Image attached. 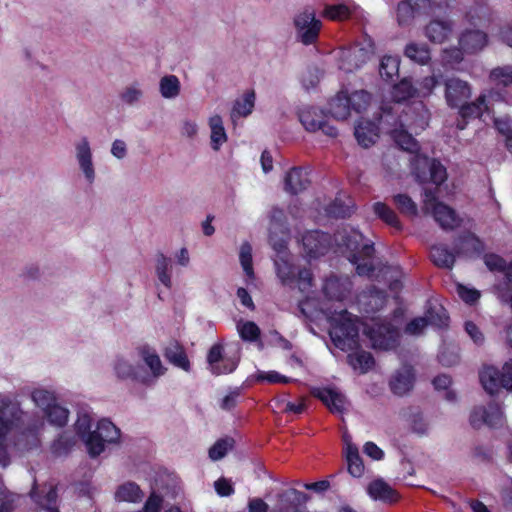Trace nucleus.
<instances>
[{
  "label": "nucleus",
  "mask_w": 512,
  "mask_h": 512,
  "mask_svg": "<svg viewBox=\"0 0 512 512\" xmlns=\"http://www.w3.org/2000/svg\"><path fill=\"white\" fill-rule=\"evenodd\" d=\"M25 415L21 401L12 392H0V466L6 468L11 457L36 450L41 445L40 433L44 420H33L27 427L12 434Z\"/></svg>",
  "instance_id": "1"
},
{
  "label": "nucleus",
  "mask_w": 512,
  "mask_h": 512,
  "mask_svg": "<svg viewBox=\"0 0 512 512\" xmlns=\"http://www.w3.org/2000/svg\"><path fill=\"white\" fill-rule=\"evenodd\" d=\"M334 240L347 258L356 265V271L361 276H370L373 272V244H362V234L353 228H343L334 235Z\"/></svg>",
  "instance_id": "2"
},
{
  "label": "nucleus",
  "mask_w": 512,
  "mask_h": 512,
  "mask_svg": "<svg viewBox=\"0 0 512 512\" xmlns=\"http://www.w3.org/2000/svg\"><path fill=\"white\" fill-rule=\"evenodd\" d=\"M330 337L334 345L343 350H354L358 347V318L346 310L334 311L329 316Z\"/></svg>",
  "instance_id": "3"
},
{
  "label": "nucleus",
  "mask_w": 512,
  "mask_h": 512,
  "mask_svg": "<svg viewBox=\"0 0 512 512\" xmlns=\"http://www.w3.org/2000/svg\"><path fill=\"white\" fill-rule=\"evenodd\" d=\"M415 109L419 110V113L415 118H409L408 112H405L399 119V128L391 130V136L395 143L404 151H408L412 154L417 155L419 145L414 137L409 133L404 126L409 128L412 132L418 133V130H423L427 126V111L424 109L422 102L417 103Z\"/></svg>",
  "instance_id": "4"
},
{
  "label": "nucleus",
  "mask_w": 512,
  "mask_h": 512,
  "mask_svg": "<svg viewBox=\"0 0 512 512\" xmlns=\"http://www.w3.org/2000/svg\"><path fill=\"white\" fill-rule=\"evenodd\" d=\"M363 333L373 349L391 350L399 342V329L387 319L371 318L363 323Z\"/></svg>",
  "instance_id": "5"
},
{
  "label": "nucleus",
  "mask_w": 512,
  "mask_h": 512,
  "mask_svg": "<svg viewBox=\"0 0 512 512\" xmlns=\"http://www.w3.org/2000/svg\"><path fill=\"white\" fill-rule=\"evenodd\" d=\"M274 264L276 273L285 286H296L300 292H309L313 286V275L307 268L299 269L292 261L291 255L275 257Z\"/></svg>",
  "instance_id": "6"
},
{
  "label": "nucleus",
  "mask_w": 512,
  "mask_h": 512,
  "mask_svg": "<svg viewBox=\"0 0 512 512\" xmlns=\"http://www.w3.org/2000/svg\"><path fill=\"white\" fill-rule=\"evenodd\" d=\"M374 53L375 45L372 38L365 36L361 42L339 52V68L345 72H353L362 67Z\"/></svg>",
  "instance_id": "7"
},
{
  "label": "nucleus",
  "mask_w": 512,
  "mask_h": 512,
  "mask_svg": "<svg viewBox=\"0 0 512 512\" xmlns=\"http://www.w3.org/2000/svg\"><path fill=\"white\" fill-rule=\"evenodd\" d=\"M479 377L483 388L489 394L496 393L501 387L512 392V359L506 361L501 370L494 366H485Z\"/></svg>",
  "instance_id": "8"
},
{
  "label": "nucleus",
  "mask_w": 512,
  "mask_h": 512,
  "mask_svg": "<svg viewBox=\"0 0 512 512\" xmlns=\"http://www.w3.org/2000/svg\"><path fill=\"white\" fill-rule=\"evenodd\" d=\"M411 165L415 177L420 182L431 181L436 185L442 184L447 173L445 167L437 160L430 159L427 156L417 154L411 159Z\"/></svg>",
  "instance_id": "9"
},
{
  "label": "nucleus",
  "mask_w": 512,
  "mask_h": 512,
  "mask_svg": "<svg viewBox=\"0 0 512 512\" xmlns=\"http://www.w3.org/2000/svg\"><path fill=\"white\" fill-rule=\"evenodd\" d=\"M136 360V356L133 357L132 355L116 356L111 364L115 377L121 381L131 380L142 385L148 383L150 377L147 376L144 368Z\"/></svg>",
  "instance_id": "10"
},
{
  "label": "nucleus",
  "mask_w": 512,
  "mask_h": 512,
  "mask_svg": "<svg viewBox=\"0 0 512 512\" xmlns=\"http://www.w3.org/2000/svg\"><path fill=\"white\" fill-rule=\"evenodd\" d=\"M74 157L85 183L88 185L94 184L96 180V166L93 149L87 137H81L74 143Z\"/></svg>",
  "instance_id": "11"
},
{
  "label": "nucleus",
  "mask_w": 512,
  "mask_h": 512,
  "mask_svg": "<svg viewBox=\"0 0 512 512\" xmlns=\"http://www.w3.org/2000/svg\"><path fill=\"white\" fill-rule=\"evenodd\" d=\"M428 325L438 328L448 325L446 310L441 305H430L426 309L424 316L414 318L406 325L405 333L412 336L421 335Z\"/></svg>",
  "instance_id": "12"
},
{
  "label": "nucleus",
  "mask_w": 512,
  "mask_h": 512,
  "mask_svg": "<svg viewBox=\"0 0 512 512\" xmlns=\"http://www.w3.org/2000/svg\"><path fill=\"white\" fill-rule=\"evenodd\" d=\"M297 38L305 45L312 44L318 38L321 21L316 18L313 9L305 8L297 13L293 19Z\"/></svg>",
  "instance_id": "13"
},
{
  "label": "nucleus",
  "mask_w": 512,
  "mask_h": 512,
  "mask_svg": "<svg viewBox=\"0 0 512 512\" xmlns=\"http://www.w3.org/2000/svg\"><path fill=\"white\" fill-rule=\"evenodd\" d=\"M424 210L431 212L434 219L443 229H453L459 224V219L453 209L436 200L435 192L426 189L424 192Z\"/></svg>",
  "instance_id": "14"
},
{
  "label": "nucleus",
  "mask_w": 512,
  "mask_h": 512,
  "mask_svg": "<svg viewBox=\"0 0 512 512\" xmlns=\"http://www.w3.org/2000/svg\"><path fill=\"white\" fill-rule=\"evenodd\" d=\"M298 117L308 132L321 131L329 137H336L338 135L337 129L328 123L323 111L318 108L305 106L299 110Z\"/></svg>",
  "instance_id": "15"
},
{
  "label": "nucleus",
  "mask_w": 512,
  "mask_h": 512,
  "mask_svg": "<svg viewBox=\"0 0 512 512\" xmlns=\"http://www.w3.org/2000/svg\"><path fill=\"white\" fill-rule=\"evenodd\" d=\"M135 356L137 359L142 361L148 372L147 376L150 377L148 383H143L145 386L154 385L157 379L164 376L167 372V368L163 364L157 350L147 344L140 345L135 349Z\"/></svg>",
  "instance_id": "16"
},
{
  "label": "nucleus",
  "mask_w": 512,
  "mask_h": 512,
  "mask_svg": "<svg viewBox=\"0 0 512 512\" xmlns=\"http://www.w3.org/2000/svg\"><path fill=\"white\" fill-rule=\"evenodd\" d=\"M504 413L502 408L491 402L487 406L479 405L472 409L469 417L470 424L474 428H481L484 425L499 427L504 424Z\"/></svg>",
  "instance_id": "17"
},
{
  "label": "nucleus",
  "mask_w": 512,
  "mask_h": 512,
  "mask_svg": "<svg viewBox=\"0 0 512 512\" xmlns=\"http://www.w3.org/2000/svg\"><path fill=\"white\" fill-rule=\"evenodd\" d=\"M92 428V418L88 413L78 414L75 429L79 437L85 443L90 456L96 457L103 452V443L97 439Z\"/></svg>",
  "instance_id": "18"
},
{
  "label": "nucleus",
  "mask_w": 512,
  "mask_h": 512,
  "mask_svg": "<svg viewBox=\"0 0 512 512\" xmlns=\"http://www.w3.org/2000/svg\"><path fill=\"white\" fill-rule=\"evenodd\" d=\"M207 362L210 372L216 376L232 373L238 366V358L223 355L221 344H214L210 348Z\"/></svg>",
  "instance_id": "19"
},
{
  "label": "nucleus",
  "mask_w": 512,
  "mask_h": 512,
  "mask_svg": "<svg viewBox=\"0 0 512 512\" xmlns=\"http://www.w3.org/2000/svg\"><path fill=\"white\" fill-rule=\"evenodd\" d=\"M445 100L449 107L458 108L464 104L472 94L471 87L468 82L456 77L445 80Z\"/></svg>",
  "instance_id": "20"
},
{
  "label": "nucleus",
  "mask_w": 512,
  "mask_h": 512,
  "mask_svg": "<svg viewBox=\"0 0 512 512\" xmlns=\"http://www.w3.org/2000/svg\"><path fill=\"white\" fill-rule=\"evenodd\" d=\"M302 245L305 256L316 259L330 249L331 238L328 234L317 230L309 231L302 237Z\"/></svg>",
  "instance_id": "21"
},
{
  "label": "nucleus",
  "mask_w": 512,
  "mask_h": 512,
  "mask_svg": "<svg viewBox=\"0 0 512 512\" xmlns=\"http://www.w3.org/2000/svg\"><path fill=\"white\" fill-rule=\"evenodd\" d=\"M312 394L320 399L334 414L342 415L348 409L349 403L346 397L336 388H314Z\"/></svg>",
  "instance_id": "22"
},
{
  "label": "nucleus",
  "mask_w": 512,
  "mask_h": 512,
  "mask_svg": "<svg viewBox=\"0 0 512 512\" xmlns=\"http://www.w3.org/2000/svg\"><path fill=\"white\" fill-rule=\"evenodd\" d=\"M414 384V372L411 366L404 365L398 369L390 380V388L395 395L408 393Z\"/></svg>",
  "instance_id": "23"
},
{
  "label": "nucleus",
  "mask_w": 512,
  "mask_h": 512,
  "mask_svg": "<svg viewBox=\"0 0 512 512\" xmlns=\"http://www.w3.org/2000/svg\"><path fill=\"white\" fill-rule=\"evenodd\" d=\"M351 289L348 277L331 275L323 284V292L331 300H342Z\"/></svg>",
  "instance_id": "24"
},
{
  "label": "nucleus",
  "mask_w": 512,
  "mask_h": 512,
  "mask_svg": "<svg viewBox=\"0 0 512 512\" xmlns=\"http://www.w3.org/2000/svg\"><path fill=\"white\" fill-rule=\"evenodd\" d=\"M453 33V23L448 20L434 19L430 21L425 29V36L434 43H443Z\"/></svg>",
  "instance_id": "25"
},
{
  "label": "nucleus",
  "mask_w": 512,
  "mask_h": 512,
  "mask_svg": "<svg viewBox=\"0 0 512 512\" xmlns=\"http://www.w3.org/2000/svg\"><path fill=\"white\" fill-rule=\"evenodd\" d=\"M487 44V35L481 30H466L459 38V46L469 54L482 50Z\"/></svg>",
  "instance_id": "26"
},
{
  "label": "nucleus",
  "mask_w": 512,
  "mask_h": 512,
  "mask_svg": "<svg viewBox=\"0 0 512 512\" xmlns=\"http://www.w3.org/2000/svg\"><path fill=\"white\" fill-rule=\"evenodd\" d=\"M207 124L210 129L211 148L214 151H219L228 140L223 119L219 114H214L208 118Z\"/></svg>",
  "instance_id": "27"
},
{
  "label": "nucleus",
  "mask_w": 512,
  "mask_h": 512,
  "mask_svg": "<svg viewBox=\"0 0 512 512\" xmlns=\"http://www.w3.org/2000/svg\"><path fill=\"white\" fill-rule=\"evenodd\" d=\"M285 191L298 194L310 184L308 172L302 168H292L284 178Z\"/></svg>",
  "instance_id": "28"
},
{
  "label": "nucleus",
  "mask_w": 512,
  "mask_h": 512,
  "mask_svg": "<svg viewBox=\"0 0 512 512\" xmlns=\"http://www.w3.org/2000/svg\"><path fill=\"white\" fill-rule=\"evenodd\" d=\"M379 125L375 122L362 120L355 127V137L358 143L365 148L372 146L379 137Z\"/></svg>",
  "instance_id": "29"
},
{
  "label": "nucleus",
  "mask_w": 512,
  "mask_h": 512,
  "mask_svg": "<svg viewBox=\"0 0 512 512\" xmlns=\"http://www.w3.org/2000/svg\"><path fill=\"white\" fill-rule=\"evenodd\" d=\"M164 356L174 366L186 372L190 370V361L186 352L177 341H172L165 347Z\"/></svg>",
  "instance_id": "30"
},
{
  "label": "nucleus",
  "mask_w": 512,
  "mask_h": 512,
  "mask_svg": "<svg viewBox=\"0 0 512 512\" xmlns=\"http://www.w3.org/2000/svg\"><path fill=\"white\" fill-rule=\"evenodd\" d=\"M351 109L350 99L345 91H340L329 103L330 114L338 120L347 119Z\"/></svg>",
  "instance_id": "31"
},
{
  "label": "nucleus",
  "mask_w": 512,
  "mask_h": 512,
  "mask_svg": "<svg viewBox=\"0 0 512 512\" xmlns=\"http://www.w3.org/2000/svg\"><path fill=\"white\" fill-rule=\"evenodd\" d=\"M256 94L254 90L246 91L239 99L234 102L231 118L235 120L240 117L249 116L255 106Z\"/></svg>",
  "instance_id": "32"
},
{
  "label": "nucleus",
  "mask_w": 512,
  "mask_h": 512,
  "mask_svg": "<svg viewBox=\"0 0 512 512\" xmlns=\"http://www.w3.org/2000/svg\"><path fill=\"white\" fill-rule=\"evenodd\" d=\"M155 274L159 283L165 288L172 287V262L163 253H159L155 257Z\"/></svg>",
  "instance_id": "33"
},
{
  "label": "nucleus",
  "mask_w": 512,
  "mask_h": 512,
  "mask_svg": "<svg viewBox=\"0 0 512 512\" xmlns=\"http://www.w3.org/2000/svg\"><path fill=\"white\" fill-rule=\"evenodd\" d=\"M94 434L103 443V450L106 443H117L120 438V430L109 419L105 418L98 421Z\"/></svg>",
  "instance_id": "34"
},
{
  "label": "nucleus",
  "mask_w": 512,
  "mask_h": 512,
  "mask_svg": "<svg viewBox=\"0 0 512 512\" xmlns=\"http://www.w3.org/2000/svg\"><path fill=\"white\" fill-rule=\"evenodd\" d=\"M367 492L374 500L393 502L397 499L395 491L381 479L372 481L367 487Z\"/></svg>",
  "instance_id": "35"
},
{
  "label": "nucleus",
  "mask_w": 512,
  "mask_h": 512,
  "mask_svg": "<svg viewBox=\"0 0 512 512\" xmlns=\"http://www.w3.org/2000/svg\"><path fill=\"white\" fill-rule=\"evenodd\" d=\"M143 97V85L138 81H134L126 85L119 93V99L121 102L128 106L138 105L142 101Z\"/></svg>",
  "instance_id": "36"
},
{
  "label": "nucleus",
  "mask_w": 512,
  "mask_h": 512,
  "mask_svg": "<svg viewBox=\"0 0 512 512\" xmlns=\"http://www.w3.org/2000/svg\"><path fill=\"white\" fill-rule=\"evenodd\" d=\"M144 493L134 482H126L118 487L115 498L118 501L136 503L142 500Z\"/></svg>",
  "instance_id": "37"
},
{
  "label": "nucleus",
  "mask_w": 512,
  "mask_h": 512,
  "mask_svg": "<svg viewBox=\"0 0 512 512\" xmlns=\"http://www.w3.org/2000/svg\"><path fill=\"white\" fill-rule=\"evenodd\" d=\"M181 91V83L177 76L166 75L159 81V92L165 99H175Z\"/></svg>",
  "instance_id": "38"
},
{
  "label": "nucleus",
  "mask_w": 512,
  "mask_h": 512,
  "mask_svg": "<svg viewBox=\"0 0 512 512\" xmlns=\"http://www.w3.org/2000/svg\"><path fill=\"white\" fill-rule=\"evenodd\" d=\"M391 97L395 103H403L411 98H417L415 86L405 78L395 85L391 92Z\"/></svg>",
  "instance_id": "39"
},
{
  "label": "nucleus",
  "mask_w": 512,
  "mask_h": 512,
  "mask_svg": "<svg viewBox=\"0 0 512 512\" xmlns=\"http://www.w3.org/2000/svg\"><path fill=\"white\" fill-rule=\"evenodd\" d=\"M30 398L34 405L41 409L43 413L55 402H57L55 393L44 388L33 389L30 392Z\"/></svg>",
  "instance_id": "40"
},
{
  "label": "nucleus",
  "mask_w": 512,
  "mask_h": 512,
  "mask_svg": "<svg viewBox=\"0 0 512 512\" xmlns=\"http://www.w3.org/2000/svg\"><path fill=\"white\" fill-rule=\"evenodd\" d=\"M430 256L435 265L442 268H452L455 255L444 245H435L431 248Z\"/></svg>",
  "instance_id": "41"
},
{
  "label": "nucleus",
  "mask_w": 512,
  "mask_h": 512,
  "mask_svg": "<svg viewBox=\"0 0 512 512\" xmlns=\"http://www.w3.org/2000/svg\"><path fill=\"white\" fill-rule=\"evenodd\" d=\"M373 211L377 215L378 218H380L383 222H385L390 227L401 230L402 225L399 221L398 216L396 213L385 203L382 202H376L373 204Z\"/></svg>",
  "instance_id": "42"
},
{
  "label": "nucleus",
  "mask_w": 512,
  "mask_h": 512,
  "mask_svg": "<svg viewBox=\"0 0 512 512\" xmlns=\"http://www.w3.org/2000/svg\"><path fill=\"white\" fill-rule=\"evenodd\" d=\"M348 362L352 368L360 373H365L374 365V359L369 352L355 351L348 355Z\"/></svg>",
  "instance_id": "43"
},
{
  "label": "nucleus",
  "mask_w": 512,
  "mask_h": 512,
  "mask_svg": "<svg viewBox=\"0 0 512 512\" xmlns=\"http://www.w3.org/2000/svg\"><path fill=\"white\" fill-rule=\"evenodd\" d=\"M399 65L400 59L398 56L394 55H385L381 58L379 73L380 76L386 80H392L394 77L398 76L399 73Z\"/></svg>",
  "instance_id": "44"
},
{
  "label": "nucleus",
  "mask_w": 512,
  "mask_h": 512,
  "mask_svg": "<svg viewBox=\"0 0 512 512\" xmlns=\"http://www.w3.org/2000/svg\"><path fill=\"white\" fill-rule=\"evenodd\" d=\"M348 472L353 477H361L364 473V464L360 457L358 447L348 446L347 452L344 453Z\"/></svg>",
  "instance_id": "45"
},
{
  "label": "nucleus",
  "mask_w": 512,
  "mask_h": 512,
  "mask_svg": "<svg viewBox=\"0 0 512 512\" xmlns=\"http://www.w3.org/2000/svg\"><path fill=\"white\" fill-rule=\"evenodd\" d=\"M460 115L463 118L479 117L484 111L489 110L486 95H480L476 101L467 103V101L460 107Z\"/></svg>",
  "instance_id": "46"
},
{
  "label": "nucleus",
  "mask_w": 512,
  "mask_h": 512,
  "mask_svg": "<svg viewBox=\"0 0 512 512\" xmlns=\"http://www.w3.org/2000/svg\"><path fill=\"white\" fill-rule=\"evenodd\" d=\"M489 8L484 2H475L465 11L466 20L472 25H478L488 20Z\"/></svg>",
  "instance_id": "47"
},
{
  "label": "nucleus",
  "mask_w": 512,
  "mask_h": 512,
  "mask_svg": "<svg viewBox=\"0 0 512 512\" xmlns=\"http://www.w3.org/2000/svg\"><path fill=\"white\" fill-rule=\"evenodd\" d=\"M407 58L412 61L424 65L430 60V50L425 44L409 43L404 51Z\"/></svg>",
  "instance_id": "48"
},
{
  "label": "nucleus",
  "mask_w": 512,
  "mask_h": 512,
  "mask_svg": "<svg viewBox=\"0 0 512 512\" xmlns=\"http://www.w3.org/2000/svg\"><path fill=\"white\" fill-rule=\"evenodd\" d=\"M44 415L50 424L62 427L68 422L69 411L67 408L55 402L44 412Z\"/></svg>",
  "instance_id": "49"
},
{
  "label": "nucleus",
  "mask_w": 512,
  "mask_h": 512,
  "mask_svg": "<svg viewBox=\"0 0 512 512\" xmlns=\"http://www.w3.org/2000/svg\"><path fill=\"white\" fill-rule=\"evenodd\" d=\"M490 81L497 85L508 87L512 85V65L499 66L491 70Z\"/></svg>",
  "instance_id": "50"
},
{
  "label": "nucleus",
  "mask_w": 512,
  "mask_h": 512,
  "mask_svg": "<svg viewBox=\"0 0 512 512\" xmlns=\"http://www.w3.org/2000/svg\"><path fill=\"white\" fill-rule=\"evenodd\" d=\"M234 440L226 437L217 440L209 449V458L212 461H218L224 458L227 453L233 448Z\"/></svg>",
  "instance_id": "51"
},
{
  "label": "nucleus",
  "mask_w": 512,
  "mask_h": 512,
  "mask_svg": "<svg viewBox=\"0 0 512 512\" xmlns=\"http://www.w3.org/2000/svg\"><path fill=\"white\" fill-rule=\"evenodd\" d=\"M280 232H281L282 236L277 237L276 236L277 231H273V230L270 231V237H269L270 244H271L272 248L274 249V251L276 252L275 257H280V255L281 256H284V255L289 256L290 254L287 251V242H288V238H289L288 229L280 230Z\"/></svg>",
  "instance_id": "52"
},
{
  "label": "nucleus",
  "mask_w": 512,
  "mask_h": 512,
  "mask_svg": "<svg viewBox=\"0 0 512 512\" xmlns=\"http://www.w3.org/2000/svg\"><path fill=\"white\" fill-rule=\"evenodd\" d=\"M239 260L246 276L249 279H253L254 270L252 262V247L248 242H244L240 246Z\"/></svg>",
  "instance_id": "53"
},
{
  "label": "nucleus",
  "mask_w": 512,
  "mask_h": 512,
  "mask_svg": "<svg viewBox=\"0 0 512 512\" xmlns=\"http://www.w3.org/2000/svg\"><path fill=\"white\" fill-rule=\"evenodd\" d=\"M425 11L422 8H416L415 5L410 2L402 1L397 7V19L400 25H406L412 21L415 13Z\"/></svg>",
  "instance_id": "54"
},
{
  "label": "nucleus",
  "mask_w": 512,
  "mask_h": 512,
  "mask_svg": "<svg viewBox=\"0 0 512 512\" xmlns=\"http://www.w3.org/2000/svg\"><path fill=\"white\" fill-rule=\"evenodd\" d=\"M351 8L344 3L336 5H327L324 9V15L333 21H343L350 17Z\"/></svg>",
  "instance_id": "55"
},
{
  "label": "nucleus",
  "mask_w": 512,
  "mask_h": 512,
  "mask_svg": "<svg viewBox=\"0 0 512 512\" xmlns=\"http://www.w3.org/2000/svg\"><path fill=\"white\" fill-rule=\"evenodd\" d=\"M459 253H463L465 255H472L474 253L480 252L482 249L481 242L477 239L473 234H466L460 238L459 244Z\"/></svg>",
  "instance_id": "56"
},
{
  "label": "nucleus",
  "mask_w": 512,
  "mask_h": 512,
  "mask_svg": "<svg viewBox=\"0 0 512 512\" xmlns=\"http://www.w3.org/2000/svg\"><path fill=\"white\" fill-rule=\"evenodd\" d=\"M348 96L352 109L357 113L366 110V108L371 103V95L365 90L354 91Z\"/></svg>",
  "instance_id": "57"
},
{
  "label": "nucleus",
  "mask_w": 512,
  "mask_h": 512,
  "mask_svg": "<svg viewBox=\"0 0 512 512\" xmlns=\"http://www.w3.org/2000/svg\"><path fill=\"white\" fill-rule=\"evenodd\" d=\"M237 330L244 341L253 342L260 336L259 327L252 321L239 322L237 324Z\"/></svg>",
  "instance_id": "58"
},
{
  "label": "nucleus",
  "mask_w": 512,
  "mask_h": 512,
  "mask_svg": "<svg viewBox=\"0 0 512 512\" xmlns=\"http://www.w3.org/2000/svg\"><path fill=\"white\" fill-rule=\"evenodd\" d=\"M19 496L8 491L0 477V512H9L14 506Z\"/></svg>",
  "instance_id": "59"
},
{
  "label": "nucleus",
  "mask_w": 512,
  "mask_h": 512,
  "mask_svg": "<svg viewBox=\"0 0 512 512\" xmlns=\"http://www.w3.org/2000/svg\"><path fill=\"white\" fill-rule=\"evenodd\" d=\"M393 199L402 213L410 216H415L417 214V205L408 195L397 194Z\"/></svg>",
  "instance_id": "60"
},
{
  "label": "nucleus",
  "mask_w": 512,
  "mask_h": 512,
  "mask_svg": "<svg viewBox=\"0 0 512 512\" xmlns=\"http://www.w3.org/2000/svg\"><path fill=\"white\" fill-rule=\"evenodd\" d=\"M437 84L438 80L435 76H428L418 81L415 86L417 98H424L431 95Z\"/></svg>",
  "instance_id": "61"
},
{
  "label": "nucleus",
  "mask_w": 512,
  "mask_h": 512,
  "mask_svg": "<svg viewBox=\"0 0 512 512\" xmlns=\"http://www.w3.org/2000/svg\"><path fill=\"white\" fill-rule=\"evenodd\" d=\"M326 212L333 217L345 218L351 214V207L344 204L342 200L336 199L326 208Z\"/></svg>",
  "instance_id": "62"
},
{
  "label": "nucleus",
  "mask_w": 512,
  "mask_h": 512,
  "mask_svg": "<svg viewBox=\"0 0 512 512\" xmlns=\"http://www.w3.org/2000/svg\"><path fill=\"white\" fill-rule=\"evenodd\" d=\"M410 427L413 432L425 435L429 430V423L421 413H415L410 417Z\"/></svg>",
  "instance_id": "63"
},
{
  "label": "nucleus",
  "mask_w": 512,
  "mask_h": 512,
  "mask_svg": "<svg viewBox=\"0 0 512 512\" xmlns=\"http://www.w3.org/2000/svg\"><path fill=\"white\" fill-rule=\"evenodd\" d=\"M464 51L460 48L444 49L442 52V61L445 65L453 66L463 60Z\"/></svg>",
  "instance_id": "64"
}]
</instances>
